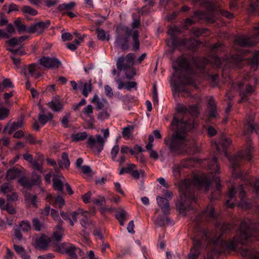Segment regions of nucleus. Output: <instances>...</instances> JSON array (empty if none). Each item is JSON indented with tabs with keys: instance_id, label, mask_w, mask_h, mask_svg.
Instances as JSON below:
<instances>
[{
	"instance_id": "nucleus-1",
	"label": "nucleus",
	"mask_w": 259,
	"mask_h": 259,
	"mask_svg": "<svg viewBox=\"0 0 259 259\" xmlns=\"http://www.w3.org/2000/svg\"><path fill=\"white\" fill-rule=\"evenodd\" d=\"M225 50V47L221 42H217L211 46L210 55L208 58L206 57H189L183 56L177 58L176 63L177 66L174 65L175 72L172 75L173 78L177 77L180 83L182 84L194 85L195 79L194 75L205 77L211 81L212 86L218 84L219 75L210 74L206 70L205 67L209 64L217 68L223 67V71L228 68H241L242 63L246 59L243 53H246L244 50L237 51V53L229 58L221 60L217 54Z\"/></svg>"
},
{
	"instance_id": "nucleus-2",
	"label": "nucleus",
	"mask_w": 259,
	"mask_h": 259,
	"mask_svg": "<svg viewBox=\"0 0 259 259\" xmlns=\"http://www.w3.org/2000/svg\"><path fill=\"white\" fill-rule=\"evenodd\" d=\"M209 174L204 173L194 174L192 180L185 179L179 187L180 198L176 203V207L179 213L185 215L187 211L194 209L197 204V200L194 195V187L198 190L207 191L212 181L216 183V187L219 196H214L213 193L211 195L212 199H218L221 194V185L219 176V166L215 157L207 161Z\"/></svg>"
},
{
	"instance_id": "nucleus-3",
	"label": "nucleus",
	"mask_w": 259,
	"mask_h": 259,
	"mask_svg": "<svg viewBox=\"0 0 259 259\" xmlns=\"http://www.w3.org/2000/svg\"><path fill=\"white\" fill-rule=\"evenodd\" d=\"M245 223L242 222L237 234L230 242L224 240L222 236L233 228V224L223 223L221 225L217 223L214 231L204 230L203 237L207 243V246L212 245V250L207 253L205 259H215V254L226 253L238 248L239 244H246L252 241L246 229L244 230ZM241 253L243 256L248 257L249 259H259L258 252L255 250L244 249Z\"/></svg>"
},
{
	"instance_id": "nucleus-4",
	"label": "nucleus",
	"mask_w": 259,
	"mask_h": 259,
	"mask_svg": "<svg viewBox=\"0 0 259 259\" xmlns=\"http://www.w3.org/2000/svg\"><path fill=\"white\" fill-rule=\"evenodd\" d=\"M188 106L184 104H178L176 107L177 114L175 115L171 121V125L175 127L174 132L171 137L164 139L165 144L171 152L177 154L183 153H195L198 151V146L194 140L187 139V132L195 127L193 120L184 121L179 119L178 114L186 115L188 113Z\"/></svg>"
},
{
	"instance_id": "nucleus-5",
	"label": "nucleus",
	"mask_w": 259,
	"mask_h": 259,
	"mask_svg": "<svg viewBox=\"0 0 259 259\" xmlns=\"http://www.w3.org/2000/svg\"><path fill=\"white\" fill-rule=\"evenodd\" d=\"M231 143V140L229 138L222 137L220 142L218 143L215 141H213L212 142L211 145L212 146L216 148L219 152H224L225 155L228 158L232 169V175L235 178H240L242 181H245V185H251L253 183V186L254 193L259 197V180L256 179L254 180L250 179L248 177L243 176L241 171L237 172V170L240 166V163L243 160L246 159L248 161L251 160L252 158V146L250 143H248L245 151H241L232 158H231L229 156L227 150Z\"/></svg>"
},
{
	"instance_id": "nucleus-6",
	"label": "nucleus",
	"mask_w": 259,
	"mask_h": 259,
	"mask_svg": "<svg viewBox=\"0 0 259 259\" xmlns=\"http://www.w3.org/2000/svg\"><path fill=\"white\" fill-rule=\"evenodd\" d=\"M246 193L242 185L235 190L232 187L229 190L226 196V205L230 208H233L236 205L243 209H248L251 207V205L244 200Z\"/></svg>"
},
{
	"instance_id": "nucleus-7",
	"label": "nucleus",
	"mask_w": 259,
	"mask_h": 259,
	"mask_svg": "<svg viewBox=\"0 0 259 259\" xmlns=\"http://www.w3.org/2000/svg\"><path fill=\"white\" fill-rule=\"evenodd\" d=\"M182 32L181 29L176 26H170L168 30L167 33L171 38V44L174 48L179 46H185L189 49L193 50L198 45V41L195 39H188L183 38L178 39L176 36Z\"/></svg>"
},
{
	"instance_id": "nucleus-8",
	"label": "nucleus",
	"mask_w": 259,
	"mask_h": 259,
	"mask_svg": "<svg viewBox=\"0 0 259 259\" xmlns=\"http://www.w3.org/2000/svg\"><path fill=\"white\" fill-rule=\"evenodd\" d=\"M259 41V22L255 26L250 32L249 36L241 35L235 40L233 48L237 49L238 47H246L256 45Z\"/></svg>"
},
{
	"instance_id": "nucleus-9",
	"label": "nucleus",
	"mask_w": 259,
	"mask_h": 259,
	"mask_svg": "<svg viewBox=\"0 0 259 259\" xmlns=\"http://www.w3.org/2000/svg\"><path fill=\"white\" fill-rule=\"evenodd\" d=\"M101 132L103 134V137L100 135H96L95 137L91 135L89 137L87 142V146L98 154L103 150L106 139L109 136L108 128L102 129Z\"/></svg>"
},
{
	"instance_id": "nucleus-10",
	"label": "nucleus",
	"mask_w": 259,
	"mask_h": 259,
	"mask_svg": "<svg viewBox=\"0 0 259 259\" xmlns=\"http://www.w3.org/2000/svg\"><path fill=\"white\" fill-rule=\"evenodd\" d=\"M81 214L83 218L80 220V224L83 228H87L89 225V221L88 218L90 213L87 211H83L82 210H78L77 211H73L72 212H65L63 211H60V215L62 219L68 221L69 224L71 226H73L74 223L77 221V216Z\"/></svg>"
},
{
	"instance_id": "nucleus-11",
	"label": "nucleus",
	"mask_w": 259,
	"mask_h": 259,
	"mask_svg": "<svg viewBox=\"0 0 259 259\" xmlns=\"http://www.w3.org/2000/svg\"><path fill=\"white\" fill-rule=\"evenodd\" d=\"M132 32V29L125 26H118L116 31L115 45L120 47L123 50H127L129 48L128 40Z\"/></svg>"
},
{
	"instance_id": "nucleus-12",
	"label": "nucleus",
	"mask_w": 259,
	"mask_h": 259,
	"mask_svg": "<svg viewBox=\"0 0 259 259\" xmlns=\"http://www.w3.org/2000/svg\"><path fill=\"white\" fill-rule=\"evenodd\" d=\"M134 58L135 54L134 53L128 54L125 58L123 57L119 58L116 63L117 69L119 71L123 70L124 71L131 68L133 69Z\"/></svg>"
},
{
	"instance_id": "nucleus-13",
	"label": "nucleus",
	"mask_w": 259,
	"mask_h": 259,
	"mask_svg": "<svg viewBox=\"0 0 259 259\" xmlns=\"http://www.w3.org/2000/svg\"><path fill=\"white\" fill-rule=\"evenodd\" d=\"M216 219L214 209L211 204H209L202 213L196 217L194 221L197 223H199L204 221L209 222L215 220Z\"/></svg>"
},
{
	"instance_id": "nucleus-14",
	"label": "nucleus",
	"mask_w": 259,
	"mask_h": 259,
	"mask_svg": "<svg viewBox=\"0 0 259 259\" xmlns=\"http://www.w3.org/2000/svg\"><path fill=\"white\" fill-rule=\"evenodd\" d=\"M39 63L47 69H57L62 65L61 62L55 57H42L39 60Z\"/></svg>"
},
{
	"instance_id": "nucleus-15",
	"label": "nucleus",
	"mask_w": 259,
	"mask_h": 259,
	"mask_svg": "<svg viewBox=\"0 0 259 259\" xmlns=\"http://www.w3.org/2000/svg\"><path fill=\"white\" fill-rule=\"evenodd\" d=\"M51 24L50 20L45 21H39L31 25L27 28V32L29 33H41L48 28Z\"/></svg>"
},
{
	"instance_id": "nucleus-16",
	"label": "nucleus",
	"mask_w": 259,
	"mask_h": 259,
	"mask_svg": "<svg viewBox=\"0 0 259 259\" xmlns=\"http://www.w3.org/2000/svg\"><path fill=\"white\" fill-rule=\"evenodd\" d=\"M24 125L22 118L19 119L17 121L12 122L10 120L4 129V133L8 132L9 134H12L18 129L22 128Z\"/></svg>"
},
{
	"instance_id": "nucleus-17",
	"label": "nucleus",
	"mask_w": 259,
	"mask_h": 259,
	"mask_svg": "<svg viewBox=\"0 0 259 259\" xmlns=\"http://www.w3.org/2000/svg\"><path fill=\"white\" fill-rule=\"evenodd\" d=\"M239 87L240 96H241V99L239 101V103L247 101L248 97L254 92V87L250 84H246L245 90L242 89L241 84H239Z\"/></svg>"
},
{
	"instance_id": "nucleus-18",
	"label": "nucleus",
	"mask_w": 259,
	"mask_h": 259,
	"mask_svg": "<svg viewBox=\"0 0 259 259\" xmlns=\"http://www.w3.org/2000/svg\"><path fill=\"white\" fill-rule=\"evenodd\" d=\"M245 222V224L244 225V229H245L247 231V232L248 233L249 236L250 237L251 239L253 240V238L256 240H259V230L258 229H255L253 230H251V228H253L252 225H250V220H243L241 222V224L242 222ZM258 228L259 227V224L258 225Z\"/></svg>"
},
{
	"instance_id": "nucleus-19",
	"label": "nucleus",
	"mask_w": 259,
	"mask_h": 259,
	"mask_svg": "<svg viewBox=\"0 0 259 259\" xmlns=\"http://www.w3.org/2000/svg\"><path fill=\"white\" fill-rule=\"evenodd\" d=\"M202 241L194 240V244L192 247L190 253L188 255L189 259H196L200 254V249L202 245Z\"/></svg>"
},
{
	"instance_id": "nucleus-20",
	"label": "nucleus",
	"mask_w": 259,
	"mask_h": 259,
	"mask_svg": "<svg viewBox=\"0 0 259 259\" xmlns=\"http://www.w3.org/2000/svg\"><path fill=\"white\" fill-rule=\"evenodd\" d=\"M35 180L32 182H29L25 177L20 178L18 180L20 185L22 186L24 188H30L32 185L39 184L41 182L40 177L39 175H35Z\"/></svg>"
},
{
	"instance_id": "nucleus-21",
	"label": "nucleus",
	"mask_w": 259,
	"mask_h": 259,
	"mask_svg": "<svg viewBox=\"0 0 259 259\" xmlns=\"http://www.w3.org/2000/svg\"><path fill=\"white\" fill-rule=\"evenodd\" d=\"M50 108L55 112H59L62 111L63 109V104L60 99L57 98H53L51 101L48 103Z\"/></svg>"
},
{
	"instance_id": "nucleus-22",
	"label": "nucleus",
	"mask_w": 259,
	"mask_h": 259,
	"mask_svg": "<svg viewBox=\"0 0 259 259\" xmlns=\"http://www.w3.org/2000/svg\"><path fill=\"white\" fill-rule=\"evenodd\" d=\"M156 200L163 213L166 215H168L169 213V204L168 200L160 196L157 197Z\"/></svg>"
},
{
	"instance_id": "nucleus-23",
	"label": "nucleus",
	"mask_w": 259,
	"mask_h": 259,
	"mask_svg": "<svg viewBox=\"0 0 259 259\" xmlns=\"http://www.w3.org/2000/svg\"><path fill=\"white\" fill-rule=\"evenodd\" d=\"M91 102L95 105L96 109L97 110L107 109L106 104L107 101L106 99H100L97 94H95L91 100Z\"/></svg>"
},
{
	"instance_id": "nucleus-24",
	"label": "nucleus",
	"mask_w": 259,
	"mask_h": 259,
	"mask_svg": "<svg viewBox=\"0 0 259 259\" xmlns=\"http://www.w3.org/2000/svg\"><path fill=\"white\" fill-rule=\"evenodd\" d=\"M253 132L258 133V131L255 128L254 125V118L253 117H249L247 120V123L245 125V130L243 132L244 135H248Z\"/></svg>"
},
{
	"instance_id": "nucleus-25",
	"label": "nucleus",
	"mask_w": 259,
	"mask_h": 259,
	"mask_svg": "<svg viewBox=\"0 0 259 259\" xmlns=\"http://www.w3.org/2000/svg\"><path fill=\"white\" fill-rule=\"evenodd\" d=\"M64 178L62 175H54L53 179V187L55 190L62 192L63 190V180Z\"/></svg>"
},
{
	"instance_id": "nucleus-26",
	"label": "nucleus",
	"mask_w": 259,
	"mask_h": 259,
	"mask_svg": "<svg viewBox=\"0 0 259 259\" xmlns=\"http://www.w3.org/2000/svg\"><path fill=\"white\" fill-rule=\"evenodd\" d=\"M209 118L216 117V104L212 97H209L207 99Z\"/></svg>"
},
{
	"instance_id": "nucleus-27",
	"label": "nucleus",
	"mask_w": 259,
	"mask_h": 259,
	"mask_svg": "<svg viewBox=\"0 0 259 259\" xmlns=\"http://www.w3.org/2000/svg\"><path fill=\"white\" fill-rule=\"evenodd\" d=\"M50 241L45 236H41L36 239L35 247L38 249L45 250L48 247Z\"/></svg>"
},
{
	"instance_id": "nucleus-28",
	"label": "nucleus",
	"mask_w": 259,
	"mask_h": 259,
	"mask_svg": "<svg viewBox=\"0 0 259 259\" xmlns=\"http://www.w3.org/2000/svg\"><path fill=\"white\" fill-rule=\"evenodd\" d=\"M75 5L76 4L73 2H71L67 4H62L58 6V10L59 11L62 12L63 14H65L72 10L75 7Z\"/></svg>"
},
{
	"instance_id": "nucleus-29",
	"label": "nucleus",
	"mask_w": 259,
	"mask_h": 259,
	"mask_svg": "<svg viewBox=\"0 0 259 259\" xmlns=\"http://www.w3.org/2000/svg\"><path fill=\"white\" fill-rule=\"evenodd\" d=\"M47 200L50 204H53L54 202L56 205H58L59 208H61L65 204L64 200L61 196L53 197L51 195H48Z\"/></svg>"
},
{
	"instance_id": "nucleus-30",
	"label": "nucleus",
	"mask_w": 259,
	"mask_h": 259,
	"mask_svg": "<svg viewBox=\"0 0 259 259\" xmlns=\"http://www.w3.org/2000/svg\"><path fill=\"white\" fill-rule=\"evenodd\" d=\"M28 70L30 75L35 79L41 76V73L38 70V66L35 64H31L28 65Z\"/></svg>"
},
{
	"instance_id": "nucleus-31",
	"label": "nucleus",
	"mask_w": 259,
	"mask_h": 259,
	"mask_svg": "<svg viewBox=\"0 0 259 259\" xmlns=\"http://www.w3.org/2000/svg\"><path fill=\"white\" fill-rule=\"evenodd\" d=\"M21 171L19 169L12 168L7 171L6 179L8 181L12 180L19 177Z\"/></svg>"
},
{
	"instance_id": "nucleus-32",
	"label": "nucleus",
	"mask_w": 259,
	"mask_h": 259,
	"mask_svg": "<svg viewBox=\"0 0 259 259\" xmlns=\"http://www.w3.org/2000/svg\"><path fill=\"white\" fill-rule=\"evenodd\" d=\"M131 34L133 40V50L135 51L139 50L140 49L139 32L137 30H135L132 32Z\"/></svg>"
},
{
	"instance_id": "nucleus-33",
	"label": "nucleus",
	"mask_w": 259,
	"mask_h": 259,
	"mask_svg": "<svg viewBox=\"0 0 259 259\" xmlns=\"http://www.w3.org/2000/svg\"><path fill=\"white\" fill-rule=\"evenodd\" d=\"M77 248L73 244L68 243L64 253L68 254L71 259H75L77 257L76 252Z\"/></svg>"
},
{
	"instance_id": "nucleus-34",
	"label": "nucleus",
	"mask_w": 259,
	"mask_h": 259,
	"mask_svg": "<svg viewBox=\"0 0 259 259\" xmlns=\"http://www.w3.org/2000/svg\"><path fill=\"white\" fill-rule=\"evenodd\" d=\"M60 167L68 168L70 165V161L68 159V154L66 152L62 154L61 159L58 161Z\"/></svg>"
},
{
	"instance_id": "nucleus-35",
	"label": "nucleus",
	"mask_w": 259,
	"mask_h": 259,
	"mask_svg": "<svg viewBox=\"0 0 259 259\" xmlns=\"http://www.w3.org/2000/svg\"><path fill=\"white\" fill-rule=\"evenodd\" d=\"M14 248L16 252L19 254L23 259H29L30 256L26 252L24 248L21 245L15 244Z\"/></svg>"
},
{
	"instance_id": "nucleus-36",
	"label": "nucleus",
	"mask_w": 259,
	"mask_h": 259,
	"mask_svg": "<svg viewBox=\"0 0 259 259\" xmlns=\"http://www.w3.org/2000/svg\"><path fill=\"white\" fill-rule=\"evenodd\" d=\"M195 163V161L193 158H186L182 160L179 164L182 168H188L193 166Z\"/></svg>"
},
{
	"instance_id": "nucleus-37",
	"label": "nucleus",
	"mask_w": 259,
	"mask_h": 259,
	"mask_svg": "<svg viewBox=\"0 0 259 259\" xmlns=\"http://www.w3.org/2000/svg\"><path fill=\"white\" fill-rule=\"evenodd\" d=\"M251 69L255 70L257 68V65L259 64V51L255 52L251 59L250 61Z\"/></svg>"
},
{
	"instance_id": "nucleus-38",
	"label": "nucleus",
	"mask_w": 259,
	"mask_h": 259,
	"mask_svg": "<svg viewBox=\"0 0 259 259\" xmlns=\"http://www.w3.org/2000/svg\"><path fill=\"white\" fill-rule=\"evenodd\" d=\"M96 33L98 38L100 40H104L105 39L109 40L110 39V35L109 33H106L102 29L97 28L96 29Z\"/></svg>"
},
{
	"instance_id": "nucleus-39",
	"label": "nucleus",
	"mask_w": 259,
	"mask_h": 259,
	"mask_svg": "<svg viewBox=\"0 0 259 259\" xmlns=\"http://www.w3.org/2000/svg\"><path fill=\"white\" fill-rule=\"evenodd\" d=\"M14 25L16 27L18 31L27 32L28 28H27L26 25L22 23V20L20 18H17L14 21Z\"/></svg>"
},
{
	"instance_id": "nucleus-40",
	"label": "nucleus",
	"mask_w": 259,
	"mask_h": 259,
	"mask_svg": "<svg viewBox=\"0 0 259 259\" xmlns=\"http://www.w3.org/2000/svg\"><path fill=\"white\" fill-rule=\"evenodd\" d=\"M53 118V115L51 113L47 114H40L38 116V121L42 126L44 125L48 121Z\"/></svg>"
},
{
	"instance_id": "nucleus-41",
	"label": "nucleus",
	"mask_w": 259,
	"mask_h": 259,
	"mask_svg": "<svg viewBox=\"0 0 259 259\" xmlns=\"http://www.w3.org/2000/svg\"><path fill=\"white\" fill-rule=\"evenodd\" d=\"M72 139L73 141H82L85 140L88 137V134L86 132L78 133L72 136Z\"/></svg>"
},
{
	"instance_id": "nucleus-42",
	"label": "nucleus",
	"mask_w": 259,
	"mask_h": 259,
	"mask_svg": "<svg viewBox=\"0 0 259 259\" xmlns=\"http://www.w3.org/2000/svg\"><path fill=\"white\" fill-rule=\"evenodd\" d=\"M126 212L124 210L118 211L115 215L116 219L119 222L120 225L123 226L126 220Z\"/></svg>"
},
{
	"instance_id": "nucleus-43",
	"label": "nucleus",
	"mask_w": 259,
	"mask_h": 259,
	"mask_svg": "<svg viewBox=\"0 0 259 259\" xmlns=\"http://www.w3.org/2000/svg\"><path fill=\"white\" fill-rule=\"evenodd\" d=\"M136 167V165L134 164H128L126 167H122L120 169L119 174L121 175L124 173H130L131 172H132L133 170Z\"/></svg>"
},
{
	"instance_id": "nucleus-44",
	"label": "nucleus",
	"mask_w": 259,
	"mask_h": 259,
	"mask_svg": "<svg viewBox=\"0 0 259 259\" xmlns=\"http://www.w3.org/2000/svg\"><path fill=\"white\" fill-rule=\"evenodd\" d=\"M248 5L247 10L250 12L259 10V0H256V3H252L251 0H248Z\"/></svg>"
},
{
	"instance_id": "nucleus-45",
	"label": "nucleus",
	"mask_w": 259,
	"mask_h": 259,
	"mask_svg": "<svg viewBox=\"0 0 259 259\" xmlns=\"http://www.w3.org/2000/svg\"><path fill=\"white\" fill-rule=\"evenodd\" d=\"M183 168L179 164H174L172 167L173 176L176 179H179L181 177V171Z\"/></svg>"
},
{
	"instance_id": "nucleus-46",
	"label": "nucleus",
	"mask_w": 259,
	"mask_h": 259,
	"mask_svg": "<svg viewBox=\"0 0 259 259\" xmlns=\"http://www.w3.org/2000/svg\"><path fill=\"white\" fill-rule=\"evenodd\" d=\"M25 200L28 202L31 203L32 206L34 207H37V196L36 195H32L28 194L25 196Z\"/></svg>"
},
{
	"instance_id": "nucleus-47",
	"label": "nucleus",
	"mask_w": 259,
	"mask_h": 259,
	"mask_svg": "<svg viewBox=\"0 0 259 259\" xmlns=\"http://www.w3.org/2000/svg\"><path fill=\"white\" fill-rule=\"evenodd\" d=\"M207 31L208 29L206 28H199L197 27H193L191 30V33L197 37L204 34Z\"/></svg>"
},
{
	"instance_id": "nucleus-48",
	"label": "nucleus",
	"mask_w": 259,
	"mask_h": 259,
	"mask_svg": "<svg viewBox=\"0 0 259 259\" xmlns=\"http://www.w3.org/2000/svg\"><path fill=\"white\" fill-rule=\"evenodd\" d=\"M188 113L192 116H196L199 113V108L197 104L188 106Z\"/></svg>"
},
{
	"instance_id": "nucleus-49",
	"label": "nucleus",
	"mask_w": 259,
	"mask_h": 259,
	"mask_svg": "<svg viewBox=\"0 0 259 259\" xmlns=\"http://www.w3.org/2000/svg\"><path fill=\"white\" fill-rule=\"evenodd\" d=\"M92 90V85L91 82H85L83 85L82 95L85 97H87Z\"/></svg>"
},
{
	"instance_id": "nucleus-50",
	"label": "nucleus",
	"mask_w": 259,
	"mask_h": 259,
	"mask_svg": "<svg viewBox=\"0 0 259 259\" xmlns=\"http://www.w3.org/2000/svg\"><path fill=\"white\" fill-rule=\"evenodd\" d=\"M9 113V109L4 107H0V120H3L7 118Z\"/></svg>"
},
{
	"instance_id": "nucleus-51",
	"label": "nucleus",
	"mask_w": 259,
	"mask_h": 259,
	"mask_svg": "<svg viewBox=\"0 0 259 259\" xmlns=\"http://www.w3.org/2000/svg\"><path fill=\"white\" fill-rule=\"evenodd\" d=\"M134 130V127L131 125H127L123 128L122 131V136L124 138H128Z\"/></svg>"
},
{
	"instance_id": "nucleus-52",
	"label": "nucleus",
	"mask_w": 259,
	"mask_h": 259,
	"mask_svg": "<svg viewBox=\"0 0 259 259\" xmlns=\"http://www.w3.org/2000/svg\"><path fill=\"white\" fill-rule=\"evenodd\" d=\"M83 114L91 118L93 113V107L91 105H88L84 107L82 111Z\"/></svg>"
},
{
	"instance_id": "nucleus-53",
	"label": "nucleus",
	"mask_w": 259,
	"mask_h": 259,
	"mask_svg": "<svg viewBox=\"0 0 259 259\" xmlns=\"http://www.w3.org/2000/svg\"><path fill=\"white\" fill-rule=\"evenodd\" d=\"M22 11L24 13L29 14L32 16H35L37 14V11L30 6H24L22 8Z\"/></svg>"
},
{
	"instance_id": "nucleus-54",
	"label": "nucleus",
	"mask_w": 259,
	"mask_h": 259,
	"mask_svg": "<svg viewBox=\"0 0 259 259\" xmlns=\"http://www.w3.org/2000/svg\"><path fill=\"white\" fill-rule=\"evenodd\" d=\"M93 203L97 206H102L105 203V197L101 196H98L97 198H93Z\"/></svg>"
},
{
	"instance_id": "nucleus-55",
	"label": "nucleus",
	"mask_w": 259,
	"mask_h": 259,
	"mask_svg": "<svg viewBox=\"0 0 259 259\" xmlns=\"http://www.w3.org/2000/svg\"><path fill=\"white\" fill-rule=\"evenodd\" d=\"M19 227L23 231L27 232L30 229V225L28 221H22L19 224Z\"/></svg>"
},
{
	"instance_id": "nucleus-56",
	"label": "nucleus",
	"mask_w": 259,
	"mask_h": 259,
	"mask_svg": "<svg viewBox=\"0 0 259 259\" xmlns=\"http://www.w3.org/2000/svg\"><path fill=\"white\" fill-rule=\"evenodd\" d=\"M13 190V186L8 183H4L1 186V191L4 193H7Z\"/></svg>"
},
{
	"instance_id": "nucleus-57",
	"label": "nucleus",
	"mask_w": 259,
	"mask_h": 259,
	"mask_svg": "<svg viewBox=\"0 0 259 259\" xmlns=\"http://www.w3.org/2000/svg\"><path fill=\"white\" fill-rule=\"evenodd\" d=\"M119 147L118 145H115L113 147L111 151V158L113 161L116 160V156L119 152Z\"/></svg>"
},
{
	"instance_id": "nucleus-58",
	"label": "nucleus",
	"mask_w": 259,
	"mask_h": 259,
	"mask_svg": "<svg viewBox=\"0 0 259 259\" xmlns=\"http://www.w3.org/2000/svg\"><path fill=\"white\" fill-rule=\"evenodd\" d=\"M68 244L66 243H59L57 245L55 249L57 252L63 253L65 251Z\"/></svg>"
},
{
	"instance_id": "nucleus-59",
	"label": "nucleus",
	"mask_w": 259,
	"mask_h": 259,
	"mask_svg": "<svg viewBox=\"0 0 259 259\" xmlns=\"http://www.w3.org/2000/svg\"><path fill=\"white\" fill-rule=\"evenodd\" d=\"M109 117V114L106 111V109L103 110V111L100 112L98 115V119L100 120H104L107 119Z\"/></svg>"
},
{
	"instance_id": "nucleus-60",
	"label": "nucleus",
	"mask_w": 259,
	"mask_h": 259,
	"mask_svg": "<svg viewBox=\"0 0 259 259\" xmlns=\"http://www.w3.org/2000/svg\"><path fill=\"white\" fill-rule=\"evenodd\" d=\"M92 195V192L91 191H89L82 195L81 198L83 202L86 204L89 203L91 202L90 200Z\"/></svg>"
},
{
	"instance_id": "nucleus-61",
	"label": "nucleus",
	"mask_w": 259,
	"mask_h": 259,
	"mask_svg": "<svg viewBox=\"0 0 259 259\" xmlns=\"http://www.w3.org/2000/svg\"><path fill=\"white\" fill-rule=\"evenodd\" d=\"M3 210H6L10 214H15L16 210L13 206L9 203H7Z\"/></svg>"
},
{
	"instance_id": "nucleus-62",
	"label": "nucleus",
	"mask_w": 259,
	"mask_h": 259,
	"mask_svg": "<svg viewBox=\"0 0 259 259\" xmlns=\"http://www.w3.org/2000/svg\"><path fill=\"white\" fill-rule=\"evenodd\" d=\"M63 232L64 231H56L54 232L53 236L56 241H59L64 235Z\"/></svg>"
},
{
	"instance_id": "nucleus-63",
	"label": "nucleus",
	"mask_w": 259,
	"mask_h": 259,
	"mask_svg": "<svg viewBox=\"0 0 259 259\" xmlns=\"http://www.w3.org/2000/svg\"><path fill=\"white\" fill-rule=\"evenodd\" d=\"M51 215L55 221H57L61 220L58 211L54 209H51Z\"/></svg>"
},
{
	"instance_id": "nucleus-64",
	"label": "nucleus",
	"mask_w": 259,
	"mask_h": 259,
	"mask_svg": "<svg viewBox=\"0 0 259 259\" xmlns=\"http://www.w3.org/2000/svg\"><path fill=\"white\" fill-rule=\"evenodd\" d=\"M18 39L16 37H13L9 40H8L6 43L10 47H14L17 45L18 43Z\"/></svg>"
}]
</instances>
